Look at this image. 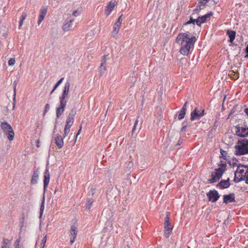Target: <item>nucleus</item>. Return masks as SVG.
Returning a JSON list of instances; mask_svg holds the SVG:
<instances>
[{
    "label": "nucleus",
    "mask_w": 248,
    "mask_h": 248,
    "mask_svg": "<svg viewBox=\"0 0 248 248\" xmlns=\"http://www.w3.org/2000/svg\"><path fill=\"white\" fill-rule=\"evenodd\" d=\"M169 219H170L169 215L168 214L166 217H165V222L167 221V222H169Z\"/></svg>",
    "instance_id": "nucleus-48"
},
{
    "label": "nucleus",
    "mask_w": 248,
    "mask_h": 248,
    "mask_svg": "<svg viewBox=\"0 0 248 248\" xmlns=\"http://www.w3.org/2000/svg\"><path fill=\"white\" fill-rule=\"evenodd\" d=\"M197 19H194L190 16V20L185 23L183 27V31L189 33L193 30L195 28V23L197 24Z\"/></svg>",
    "instance_id": "nucleus-6"
},
{
    "label": "nucleus",
    "mask_w": 248,
    "mask_h": 248,
    "mask_svg": "<svg viewBox=\"0 0 248 248\" xmlns=\"http://www.w3.org/2000/svg\"><path fill=\"white\" fill-rule=\"evenodd\" d=\"M76 114V110L75 108L71 109L68 116L66 119V124L64 129L63 138H65L70 132L71 126L73 125L74 121V117Z\"/></svg>",
    "instance_id": "nucleus-3"
},
{
    "label": "nucleus",
    "mask_w": 248,
    "mask_h": 248,
    "mask_svg": "<svg viewBox=\"0 0 248 248\" xmlns=\"http://www.w3.org/2000/svg\"><path fill=\"white\" fill-rule=\"evenodd\" d=\"M20 240L17 239L15 243V247L16 248H19Z\"/></svg>",
    "instance_id": "nucleus-37"
},
{
    "label": "nucleus",
    "mask_w": 248,
    "mask_h": 248,
    "mask_svg": "<svg viewBox=\"0 0 248 248\" xmlns=\"http://www.w3.org/2000/svg\"><path fill=\"white\" fill-rule=\"evenodd\" d=\"M202 5H201V4L198 5L197 6V7L195 8L194 11H199V10L202 9L203 8L202 7Z\"/></svg>",
    "instance_id": "nucleus-41"
},
{
    "label": "nucleus",
    "mask_w": 248,
    "mask_h": 248,
    "mask_svg": "<svg viewBox=\"0 0 248 248\" xmlns=\"http://www.w3.org/2000/svg\"><path fill=\"white\" fill-rule=\"evenodd\" d=\"M46 242V235H45L44 237V238H43L41 243V248H45Z\"/></svg>",
    "instance_id": "nucleus-33"
},
{
    "label": "nucleus",
    "mask_w": 248,
    "mask_h": 248,
    "mask_svg": "<svg viewBox=\"0 0 248 248\" xmlns=\"http://www.w3.org/2000/svg\"><path fill=\"white\" fill-rule=\"evenodd\" d=\"M47 13V8L46 7H42L40 10L39 19L38 21V25H40L42 21L44 20L45 16Z\"/></svg>",
    "instance_id": "nucleus-16"
},
{
    "label": "nucleus",
    "mask_w": 248,
    "mask_h": 248,
    "mask_svg": "<svg viewBox=\"0 0 248 248\" xmlns=\"http://www.w3.org/2000/svg\"><path fill=\"white\" fill-rule=\"evenodd\" d=\"M199 3L202 5H204L209 0H198Z\"/></svg>",
    "instance_id": "nucleus-39"
},
{
    "label": "nucleus",
    "mask_w": 248,
    "mask_h": 248,
    "mask_svg": "<svg viewBox=\"0 0 248 248\" xmlns=\"http://www.w3.org/2000/svg\"><path fill=\"white\" fill-rule=\"evenodd\" d=\"M187 104V101L186 102L185 104L184 105L183 108H182L181 110H183L184 109V111H186V105Z\"/></svg>",
    "instance_id": "nucleus-47"
},
{
    "label": "nucleus",
    "mask_w": 248,
    "mask_h": 248,
    "mask_svg": "<svg viewBox=\"0 0 248 248\" xmlns=\"http://www.w3.org/2000/svg\"><path fill=\"white\" fill-rule=\"evenodd\" d=\"M63 79L64 78H62L56 83L54 87V90H56L58 88V87L62 83Z\"/></svg>",
    "instance_id": "nucleus-34"
},
{
    "label": "nucleus",
    "mask_w": 248,
    "mask_h": 248,
    "mask_svg": "<svg viewBox=\"0 0 248 248\" xmlns=\"http://www.w3.org/2000/svg\"><path fill=\"white\" fill-rule=\"evenodd\" d=\"M23 23V20H20V22H19V29H20V28H21V26H22Z\"/></svg>",
    "instance_id": "nucleus-49"
},
{
    "label": "nucleus",
    "mask_w": 248,
    "mask_h": 248,
    "mask_svg": "<svg viewBox=\"0 0 248 248\" xmlns=\"http://www.w3.org/2000/svg\"><path fill=\"white\" fill-rule=\"evenodd\" d=\"M246 52L247 53L246 57H248V46H247V47L246 48Z\"/></svg>",
    "instance_id": "nucleus-51"
},
{
    "label": "nucleus",
    "mask_w": 248,
    "mask_h": 248,
    "mask_svg": "<svg viewBox=\"0 0 248 248\" xmlns=\"http://www.w3.org/2000/svg\"><path fill=\"white\" fill-rule=\"evenodd\" d=\"M39 176V171L37 170L34 171L32 178L31 180V183L32 184H35L37 182L38 177Z\"/></svg>",
    "instance_id": "nucleus-22"
},
{
    "label": "nucleus",
    "mask_w": 248,
    "mask_h": 248,
    "mask_svg": "<svg viewBox=\"0 0 248 248\" xmlns=\"http://www.w3.org/2000/svg\"><path fill=\"white\" fill-rule=\"evenodd\" d=\"M73 19H71L65 22L63 25L62 29L64 31H68L72 30Z\"/></svg>",
    "instance_id": "nucleus-19"
},
{
    "label": "nucleus",
    "mask_w": 248,
    "mask_h": 248,
    "mask_svg": "<svg viewBox=\"0 0 248 248\" xmlns=\"http://www.w3.org/2000/svg\"><path fill=\"white\" fill-rule=\"evenodd\" d=\"M72 15L75 16H77L79 15V13L78 12L77 10H75L73 12Z\"/></svg>",
    "instance_id": "nucleus-46"
},
{
    "label": "nucleus",
    "mask_w": 248,
    "mask_h": 248,
    "mask_svg": "<svg viewBox=\"0 0 248 248\" xmlns=\"http://www.w3.org/2000/svg\"><path fill=\"white\" fill-rule=\"evenodd\" d=\"M219 168L215 169V171L212 173V178L209 179L210 183H213L218 181L222 177L226 166L225 162L221 161Z\"/></svg>",
    "instance_id": "nucleus-2"
},
{
    "label": "nucleus",
    "mask_w": 248,
    "mask_h": 248,
    "mask_svg": "<svg viewBox=\"0 0 248 248\" xmlns=\"http://www.w3.org/2000/svg\"><path fill=\"white\" fill-rule=\"evenodd\" d=\"M186 126H184L182 127V131H183L184 130V129L185 128Z\"/></svg>",
    "instance_id": "nucleus-57"
},
{
    "label": "nucleus",
    "mask_w": 248,
    "mask_h": 248,
    "mask_svg": "<svg viewBox=\"0 0 248 248\" xmlns=\"http://www.w3.org/2000/svg\"><path fill=\"white\" fill-rule=\"evenodd\" d=\"M44 202H45V199H44V197L43 198V200L42 202V204H41V207H40V214H41V216L42 215L43 210L44 209Z\"/></svg>",
    "instance_id": "nucleus-35"
},
{
    "label": "nucleus",
    "mask_w": 248,
    "mask_h": 248,
    "mask_svg": "<svg viewBox=\"0 0 248 248\" xmlns=\"http://www.w3.org/2000/svg\"><path fill=\"white\" fill-rule=\"evenodd\" d=\"M244 180H246V183L248 184V170L245 172V175H244Z\"/></svg>",
    "instance_id": "nucleus-38"
},
{
    "label": "nucleus",
    "mask_w": 248,
    "mask_h": 248,
    "mask_svg": "<svg viewBox=\"0 0 248 248\" xmlns=\"http://www.w3.org/2000/svg\"><path fill=\"white\" fill-rule=\"evenodd\" d=\"M235 31L231 30L227 31V35L230 38V42L232 43L235 39Z\"/></svg>",
    "instance_id": "nucleus-23"
},
{
    "label": "nucleus",
    "mask_w": 248,
    "mask_h": 248,
    "mask_svg": "<svg viewBox=\"0 0 248 248\" xmlns=\"http://www.w3.org/2000/svg\"><path fill=\"white\" fill-rule=\"evenodd\" d=\"M81 126H80V129H79L78 130V133H77V135H76V137H78V136L80 134V131H81Z\"/></svg>",
    "instance_id": "nucleus-50"
},
{
    "label": "nucleus",
    "mask_w": 248,
    "mask_h": 248,
    "mask_svg": "<svg viewBox=\"0 0 248 248\" xmlns=\"http://www.w3.org/2000/svg\"><path fill=\"white\" fill-rule=\"evenodd\" d=\"M232 166L234 167L235 166H237L238 165H237L235 163H233Z\"/></svg>",
    "instance_id": "nucleus-54"
},
{
    "label": "nucleus",
    "mask_w": 248,
    "mask_h": 248,
    "mask_svg": "<svg viewBox=\"0 0 248 248\" xmlns=\"http://www.w3.org/2000/svg\"><path fill=\"white\" fill-rule=\"evenodd\" d=\"M191 27V26H190V25L188 26V27H187V28H188V30H189V29L191 28V27Z\"/></svg>",
    "instance_id": "nucleus-59"
},
{
    "label": "nucleus",
    "mask_w": 248,
    "mask_h": 248,
    "mask_svg": "<svg viewBox=\"0 0 248 248\" xmlns=\"http://www.w3.org/2000/svg\"><path fill=\"white\" fill-rule=\"evenodd\" d=\"M187 33H180L176 39V43L181 46L180 52L184 56L190 53L196 40L195 36H190Z\"/></svg>",
    "instance_id": "nucleus-1"
},
{
    "label": "nucleus",
    "mask_w": 248,
    "mask_h": 248,
    "mask_svg": "<svg viewBox=\"0 0 248 248\" xmlns=\"http://www.w3.org/2000/svg\"><path fill=\"white\" fill-rule=\"evenodd\" d=\"M138 122H139V121H138V119H137L136 120L135 122L133 128V129H132V132H134V131L135 130V129H136V125L138 124Z\"/></svg>",
    "instance_id": "nucleus-43"
},
{
    "label": "nucleus",
    "mask_w": 248,
    "mask_h": 248,
    "mask_svg": "<svg viewBox=\"0 0 248 248\" xmlns=\"http://www.w3.org/2000/svg\"><path fill=\"white\" fill-rule=\"evenodd\" d=\"M170 223L167 221L164 223V232L165 236L168 237L171 233V228L170 227Z\"/></svg>",
    "instance_id": "nucleus-18"
},
{
    "label": "nucleus",
    "mask_w": 248,
    "mask_h": 248,
    "mask_svg": "<svg viewBox=\"0 0 248 248\" xmlns=\"http://www.w3.org/2000/svg\"><path fill=\"white\" fill-rule=\"evenodd\" d=\"M24 217H23L22 220L20 221V229L21 230L24 226Z\"/></svg>",
    "instance_id": "nucleus-44"
},
{
    "label": "nucleus",
    "mask_w": 248,
    "mask_h": 248,
    "mask_svg": "<svg viewBox=\"0 0 248 248\" xmlns=\"http://www.w3.org/2000/svg\"><path fill=\"white\" fill-rule=\"evenodd\" d=\"M235 201L234 200V194L231 193L229 195H226L223 197V202L226 203L229 202H232Z\"/></svg>",
    "instance_id": "nucleus-17"
},
{
    "label": "nucleus",
    "mask_w": 248,
    "mask_h": 248,
    "mask_svg": "<svg viewBox=\"0 0 248 248\" xmlns=\"http://www.w3.org/2000/svg\"><path fill=\"white\" fill-rule=\"evenodd\" d=\"M122 22V16H119V17L117 19V21L115 22V23L114 24V26L119 27L120 28Z\"/></svg>",
    "instance_id": "nucleus-26"
},
{
    "label": "nucleus",
    "mask_w": 248,
    "mask_h": 248,
    "mask_svg": "<svg viewBox=\"0 0 248 248\" xmlns=\"http://www.w3.org/2000/svg\"><path fill=\"white\" fill-rule=\"evenodd\" d=\"M222 152H224V151L223 150H222V149H220V152H221V154H222V155H223V154H222Z\"/></svg>",
    "instance_id": "nucleus-56"
},
{
    "label": "nucleus",
    "mask_w": 248,
    "mask_h": 248,
    "mask_svg": "<svg viewBox=\"0 0 248 248\" xmlns=\"http://www.w3.org/2000/svg\"><path fill=\"white\" fill-rule=\"evenodd\" d=\"M67 104V101H60V105L56 109L57 117L59 118L63 112Z\"/></svg>",
    "instance_id": "nucleus-11"
},
{
    "label": "nucleus",
    "mask_w": 248,
    "mask_h": 248,
    "mask_svg": "<svg viewBox=\"0 0 248 248\" xmlns=\"http://www.w3.org/2000/svg\"><path fill=\"white\" fill-rule=\"evenodd\" d=\"M107 56H108L107 55H105L104 56V58L102 60V63H101L102 64H104V65L106 64V62L107 61Z\"/></svg>",
    "instance_id": "nucleus-40"
},
{
    "label": "nucleus",
    "mask_w": 248,
    "mask_h": 248,
    "mask_svg": "<svg viewBox=\"0 0 248 248\" xmlns=\"http://www.w3.org/2000/svg\"><path fill=\"white\" fill-rule=\"evenodd\" d=\"M182 142V140L181 139H180L179 140H178V144L180 145V144H181Z\"/></svg>",
    "instance_id": "nucleus-53"
},
{
    "label": "nucleus",
    "mask_w": 248,
    "mask_h": 248,
    "mask_svg": "<svg viewBox=\"0 0 248 248\" xmlns=\"http://www.w3.org/2000/svg\"><path fill=\"white\" fill-rule=\"evenodd\" d=\"M243 167L242 165H240V164H238V166H237V170H238V172L239 173L241 174V176L243 177L242 174L244 173H245L246 172H245V170L244 169H240V167Z\"/></svg>",
    "instance_id": "nucleus-30"
},
{
    "label": "nucleus",
    "mask_w": 248,
    "mask_h": 248,
    "mask_svg": "<svg viewBox=\"0 0 248 248\" xmlns=\"http://www.w3.org/2000/svg\"><path fill=\"white\" fill-rule=\"evenodd\" d=\"M232 79H236L239 77V74L238 73H234L233 72H231V73L229 74Z\"/></svg>",
    "instance_id": "nucleus-28"
},
{
    "label": "nucleus",
    "mask_w": 248,
    "mask_h": 248,
    "mask_svg": "<svg viewBox=\"0 0 248 248\" xmlns=\"http://www.w3.org/2000/svg\"><path fill=\"white\" fill-rule=\"evenodd\" d=\"M55 90L54 89V88L53 89V90L51 91V93H50V94H51L54 91H55Z\"/></svg>",
    "instance_id": "nucleus-55"
},
{
    "label": "nucleus",
    "mask_w": 248,
    "mask_h": 248,
    "mask_svg": "<svg viewBox=\"0 0 248 248\" xmlns=\"http://www.w3.org/2000/svg\"><path fill=\"white\" fill-rule=\"evenodd\" d=\"M1 128L3 132L7 135L8 139L12 141L14 140L15 133L12 127L8 123L4 122L1 123Z\"/></svg>",
    "instance_id": "nucleus-5"
},
{
    "label": "nucleus",
    "mask_w": 248,
    "mask_h": 248,
    "mask_svg": "<svg viewBox=\"0 0 248 248\" xmlns=\"http://www.w3.org/2000/svg\"><path fill=\"white\" fill-rule=\"evenodd\" d=\"M230 185L229 178H228L226 180H221L217 184V186L220 188H225L229 187Z\"/></svg>",
    "instance_id": "nucleus-20"
},
{
    "label": "nucleus",
    "mask_w": 248,
    "mask_h": 248,
    "mask_svg": "<svg viewBox=\"0 0 248 248\" xmlns=\"http://www.w3.org/2000/svg\"><path fill=\"white\" fill-rule=\"evenodd\" d=\"M49 108L50 106L48 104H47L45 105V113L49 109Z\"/></svg>",
    "instance_id": "nucleus-45"
},
{
    "label": "nucleus",
    "mask_w": 248,
    "mask_h": 248,
    "mask_svg": "<svg viewBox=\"0 0 248 248\" xmlns=\"http://www.w3.org/2000/svg\"><path fill=\"white\" fill-rule=\"evenodd\" d=\"M186 112V111H184V109L183 110H180L178 115L179 120H182L185 117Z\"/></svg>",
    "instance_id": "nucleus-27"
},
{
    "label": "nucleus",
    "mask_w": 248,
    "mask_h": 248,
    "mask_svg": "<svg viewBox=\"0 0 248 248\" xmlns=\"http://www.w3.org/2000/svg\"><path fill=\"white\" fill-rule=\"evenodd\" d=\"M70 86V82L69 81L66 82L64 85L62 95L60 98V101H67L66 98L67 97L69 93Z\"/></svg>",
    "instance_id": "nucleus-8"
},
{
    "label": "nucleus",
    "mask_w": 248,
    "mask_h": 248,
    "mask_svg": "<svg viewBox=\"0 0 248 248\" xmlns=\"http://www.w3.org/2000/svg\"><path fill=\"white\" fill-rule=\"evenodd\" d=\"M236 129V134L238 136L245 137L248 135V128L239 126Z\"/></svg>",
    "instance_id": "nucleus-10"
},
{
    "label": "nucleus",
    "mask_w": 248,
    "mask_h": 248,
    "mask_svg": "<svg viewBox=\"0 0 248 248\" xmlns=\"http://www.w3.org/2000/svg\"><path fill=\"white\" fill-rule=\"evenodd\" d=\"M244 112L248 115V108L245 109Z\"/></svg>",
    "instance_id": "nucleus-52"
},
{
    "label": "nucleus",
    "mask_w": 248,
    "mask_h": 248,
    "mask_svg": "<svg viewBox=\"0 0 248 248\" xmlns=\"http://www.w3.org/2000/svg\"><path fill=\"white\" fill-rule=\"evenodd\" d=\"M93 203V201L91 200H90L89 201H87V203H86V208L88 210H90L92 205V204Z\"/></svg>",
    "instance_id": "nucleus-32"
},
{
    "label": "nucleus",
    "mask_w": 248,
    "mask_h": 248,
    "mask_svg": "<svg viewBox=\"0 0 248 248\" xmlns=\"http://www.w3.org/2000/svg\"><path fill=\"white\" fill-rule=\"evenodd\" d=\"M106 71L105 65L101 64L100 68H99V72L101 74H103L105 73Z\"/></svg>",
    "instance_id": "nucleus-31"
},
{
    "label": "nucleus",
    "mask_w": 248,
    "mask_h": 248,
    "mask_svg": "<svg viewBox=\"0 0 248 248\" xmlns=\"http://www.w3.org/2000/svg\"><path fill=\"white\" fill-rule=\"evenodd\" d=\"M70 244L72 245L75 241V239L77 236L78 233L77 228L75 226H72L71 229L70 230Z\"/></svg>",
    "instance_id": "nucleus-13"
},
{
    "label": "nucleus",
    "mask_w": 248,
    "mask_h": 248,
    "mask_svg": "<svg viewBox=\"0 0 248 248\" xmlns=\"http://www.w3.org/2000/svg\"><path fill=\"white\" fill-rule=\"evenodd\" d=\"M116 5L115 2L110 1L109 4L107 7V10L106 11V14L107 16H108L111 12V11L113 10L115 6Z\"/></svg>",
    "instance_id": "nucleus-21"
},
{
    "label": "nucleus",
    "mask_w": 248,
    "mask_h": 248,
    "mask_svg": "<svg viewBox=\"0 0 248 248\" xmlns=\"http://www.w3.org/2000/svg\"><path fill=\"white\" fill-rule=\"evenodd\" d=\"M207 196L208 198L210 201L212 202H216L218 198L219 197V195L217 191L214 190H210L207 194Z\"/></svg>",
    "instance_id": "nucleus-9"
},
{
    "label": "nucleus",
    "mask_w": 248,
    "mask_h": 248,
    "mask_svg": "<svg viewBox=\"0 0 248 248\" xmlns=\"http://www.w3.org/2000/svg\"><path fill=\"white\" fill-rule=\"evenodd\" d=\"M54 138L55 140V143L56 144L58 147L59 149L62 148L63 145V140L61 135H60L59 134H57L55 135Z\"/></svg>",
    "instance_id": "nucleus-15"
},
{
    "label": "nucleus",
    "mask_w": 248,
    "mask_h": 248,
    "mask_svg": "<svg viewBox=\"0 0 248 248\" xmlns=\"http://www.w3.org/2000/svg\"><path fill=\"white\" fill-rule=\"evenodd\" d=\"M58 189H56L54 192V194H56V192H57Z\"/></svg>",
    "instance_id": "nucleus-58"
},
{
    "label": "nucleus",
    "mask_w": 248,
    "mask_h": 248,
    "mask_svg": "<svg viewBox=\"0 0 248 248\" xmlns=\"http://www.w3.org/2000/svg\"><path fill=\"white\" fill-rule=\"evenodd\" d=\"M213 15V13L210 12L209 14L205 15L202 16H199L197 18V25L200 26L202 23H203L206 22V21L209 19L211 16Z\"/></svg>",
    "instance_id": "nucleus-12"
},
{
    "label": "nucleus",
    "mask_w": 248,
    "mask_h": 248,
    "mask_svg": "<svg viewBox=\"0 0 248 248\" xmlns=\"http://www.w3.org/2000/svg\"><path fill=\"white\" fill-rule=\"evenodd\" d=\"M235 153L237 155H242L248 153V140L239 141L235 146Z\"/></svg>",
    "instance_id": "nucleus-4"
},
{
    "label": "nucleus",
    "mask_w": 248,
    "mask_h": 248,
    "mask_svg": "<svg viewBox=\"0 0 248 248\" xmlns=\"http://www.w3.org/2000/svg\"><path fill=\"white\" fill-rule=\"evenodd\" d=\"M27 14L26 13H23L21 16V20H23L27 17Z\"/></svg>",
    "instance_id": "nucleus-42"
},
{
    "label": "nucleus",
    "mask_w": 248,
    "mask_h": 248,
    "mask_svg": "<svg viewBox=\"0 0 248 248\" xmlns=\"http://www.w3.org/2000/svg\"><path fill=\"white\" fill-rule=\"evenodd\" d=\"M10 241L7 239H3L1 248H9Z\"/></svg>",
    "instance_id": "nucleus-24"
},
{
    "label": "nucleus",
    "mask_w": 248,
    "mask_h": 248,
    "mask_svg": "<svg viewBox=\"0 0 248 248\" xmlns=\"http://www.w3.org/2000/svg\"><path fill=\"white\" fill-rule=\"evenodd\" d=\"M204 110H199L197 108H195L191 113L190 119L191 121L195 120H199L204 115Z\"/></svg>",
    "instance_id": "nucleus-7"
},
{
    "label": "nucleus",
    "mask_w": 248,
    "mask_h": 248,
    "mask_svg": "<svg viewBox=\"0 0 248 248\" xmlns=\"http://www.w3.org/2000/svg\"><path fill=\"white\" fill-rule=\"evenodd\" d=\"M120 28L114 26L113 31L111 32V36L115 37L119 32Z\"/></svg>",
    "instance_id": "nucleus-25"
},
{
    "label": "nucleus",
    "mask_w": 248,
    "mask_h": 248,
    "mask_svg": "<svg viewBox=\"0 0 248 248\" xmlns=\"http://www.w3.org/2000/svg\"><path fill=\"white\" fill-rule=\"evenodd\" d=\"M50 180V173L49 172L48 170L46 169L45 174H44V191H46L47 186L49 184Z\"/></svg>",
    "instance_id": "nucleus-14"
},
{
    "label": "nucleus",
    "mask_w": 248,
    "mask_h": 248,
    "mask_svg": "<svg viewBox=\"0 0 248 248\" xmlns=\"http://www.w3.org/2000/svg\"><path fill=\"white\" fill-rule=\"evenodd\" d=\"M15 62H16V61H15V59H11L9 60V61L8 62V64L9 65L12 66V65H13L15 64Z\"/></svg>",
    "instance_id": "nucleus-36"
},
{
    "label": "nucleus",
    "mask_w": 248,
    "mask_h": 248,
    "mask_svg": "<svg viewBox=\"0 0 248 248\" xmlns=\"http://www.w3.org/2000/svg\"><path fill=\"white\" fill-rule=\"evenodd\" d=\"M237 172H238V170H236L235 172V177H234V181L235 182H236V183H238V182H240L241 180H244V179L243 178L242 176H241V177L239 178H238L236 177V174H237Z\"/></svg>",
    "instance_id": "nucleus-29"
}]
</instances>
